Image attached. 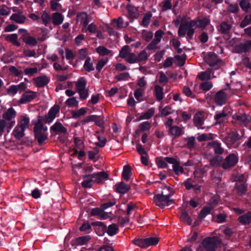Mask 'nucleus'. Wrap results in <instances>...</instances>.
I'll list each match as a JSON object with an SVG mask.
<instances>
[{
	"mask_svg": "<svg viewBox=\"0 0 251 251\" xmlns=\"http://www.w3.org/2000/svg\"><path fill=\"white\" fill-rule=\"evenodd\" d=\"M86 113V110L84 108H81L79 109L72 112V117L77 119L81 116L84 115Z\"/></svg>",
	"mask_w": 251,
	"mask_h": 251,
	"instance_id": "37998d69",
	"label": "nucleus"
},
{
	"mask_svg": "<svg viewBox=\"0 0 251 251\" xmlns=\"http://www.w3.org/2000/svg\"><path fill=\"white\" fill-rule=\"evenodd\" d=\"M173 112V110H172V108L169 106H167L162 109H160V116H166L172 113Z\"/></svg>",
	"mask_w": 251,
	"mask_h": 251,
	"instance_id": "5fc2aeb1",
	"label": "nucleus"
},
{
	"mask_svg": "<svg viewBox=\"0 0 251 251\" xmlns=\"http://www.w3.org/2000/svg\"><path fill=\"white\" fill-rule=\"evenodd\" d=\"M91 175H86L83 177V181L82 182V186L84 188H90L94 182Z\"/></svg>",
	"mask_w": 251,
	"mask_h": 251,
	"instance_id": "b1692460",
	"label": "nucleus"
},
{
	"mask_svg": "<svg viewBox=\"0 0 251 251\" xmlns=\"http://www.w3.org/2000/svg\"><path fill=\"white\" fill-rule=\"evenodd\" d=\"M35 85L38 87H42L46 85L49 82V79L45 76L37 77L33 79Z\"/></svg>",
	"mask_w": 251,
	"mask_h": 251,
	"instance_id": "6ab92c4d",
	"label": "nucleus"
},
{
	"mask_svg": "<svg viewBox=\"0 0 251 251\" xmlns=\"http://www.w3.org/2000/svg\"><path fill=\"white\" fill-rule=\"evenodd\" d=\"M212 209V207H210L209 206L204 207L201 210V211L199 214V217L201 219L203 218L206 215L210 213Z\"/></svg>",
	"mask_w": 251,
	"mask_h": 251,
	"instance_id": "052dcab7",
	"label": "nucleus"
},
{
	"mask_svg": "<svg viewBox=\"0 0 251 251\" xmlns=\"http://www.w3.org/2000/svg\"><path fill=\"white\" fill-rule=\"evenodd\" d=\"M36 97V93L33 91H27L23 95L19 100L20 103H24L33 100Z\"/></svg>",
	"mask_w": 251,
	"mask_h": 251,
	"instance_id": "f8f14e48",
	"label": "nucleus"
},
{
	"mask_svg": "<svg viewBox=\"0 0 251 251\" xmlns=\"http://www.w3.org/2000/svg\"><path fill=\"white\" fill-rule=\"evenodd\" d=\"M148 58V54L145 50L141 51L137 56V62L146 61Z\"/></svg>",
	"mask_w": 251,
	"mask_h": 251,
	"instance_id": "603ef678",
	"label": "nucleus"
},
{
	"mask_svg": "<svg viewBox=\"0 0 251 251\" xmlns=\"http://www.w3.org/2000/svg\"><path fill=\"white\" fill-rule=\"evenodd\" d=\"M198 77L201 80L210 79L211 78V72L208 70L201 72L198 75Z\"/></svg>",
	"mask_w": 251,
	"mask_h": 251,
	"instance_id": "c03bdc74",
	"label": "nucleus"
},
{
	"mask_svg": "<svg viewBox=\"0 0 251 251\" xmlns=\"http://www.w3.org/2000/svg\"><path fill=\"white\" fill-rule=\"evenodd\" d=\"M240 5L243 11L248 12L251 10V5L247 0H242L240 3Z\"/></svg>",
	"mask_w": 251,
	"mask_h": 251,
	"instance_id": "a18cd8bd",
	"label": "nucleus"
},
{
	"mask_svg": "<svg viewBox=\"0 0 251 251\" xmlns=\"http://www.w3.org/2000/svg\"><path fill=\"white\" fill-rule=\"evenodd\" d=\"M210 22V20L207 18H204L202 19H198L195 21L196 26L195 27H198L203 29L205 27V26L209 24Z\"/></svg>",
	"mask_w": 251,
	"mask_h": 251,
	"instance_id": "c85d7f7f",
	"label": "nucleus"
},
{
	"mask_svg": "<svg viewBox=\"0 0 251 251\" xmlns=\"http://www.w3.org/2000/svg\"><path fill=\"white\" fill-rule=\"evenodd\" d=\"M151 17V13H148L146 14L142 20V25L144 26H148L150 22Z\"/></svg>",
	"mask_w": 251,
	"mask_h": 251,
	"instance_id": "e2e57ef3",
	"label": "nucleus"
},
{
	"mask_svg": "<svg viewBox=\"0 0 251 251\" xmlns=\"http://www.w3.org/2000/svg\"><path fill=\"white\" fill-rule=\"evenodd\" d=\"M15 124V121L7 122L4 120H0V136H1L4 132L5 128H11Z\"/></svg>",
	"mask_w": 251,
	"mask_h": 251,
	"instance_id": "f3484780",
	"label": "nucleus"
},
{
	"mask_svg": "<svg viewBox=\"0 0 251 251\" xmlns=\"http://www.w3.org/2000/svg\"><path fill=\"white\" fill-rule=\"evenodd\" d=\"M173 194L169 187H165L161 193L154 196L153 201L156 205L163 208L173 202V201L170 199Z\"/></svg>",
	"mask_w": 251,
	"mask_h": 251,
	"instance_id": "f257e3e1",
	"label": "nucleus"
},
{
	"mask_svg": "<svg viewBox=\"0 0 251 251\" xmlns=\"http://www.w3.org/2000/svg\"><path fill=\"white\" fill-rule=\"evenodd\" d=\"M159 242L157 237H151L144 239H135L133 241V243L141 248H147L149 246L156 245Z\"/></svg>",
	"mask_w": 251,
	"mask_h": 251,
	"instance_id": "423d86ee",
	"label": "nucleus"
},
{
	"mask_svg": "<svg viewBox=\"0 0 251 251\" xmlns=\"http://www.w3.org/2000/svg\"><path fill=\"white\" fill-rule=\"evenodd\" d=\"M42 117L39 116L38 122L35 124L34 133L35 139L40 145H42L47 138V127L44 126Z\"/></svg>",
	"mask_w": 251,
	"mask_h": 251,
	"instance_id": "f03ea898",
	"label": "nucleus"
},
{
	"mask_svg": "<svg viewBox=\"0 0 251 251\" xmlns=\"http://www.w3.org/2000/svg\"><path fill=\"white\" fill-rule=\"evenodd\" d=\"M138 128H139V130L140 131L143 132V131H147L150 129L151 124L148 122H143V123L140 124L139 125Z\"/></svg>",
	"mask_w": 251,
	"mask_h": 251,
	"instance_id": "6e6d98bb",
	"label": "nucleus"
},
{
	"mask_svg": "<svg viewBox=\"0 0 251 251\" xmlns=\"http://www.w3.org/2000/svg\"><path fill=\"white\" fill-rule=\"evenodd\" d=\"M66 104L70 107H77L78 106V102L76 100L75 98L72 97L67 100L66 101Z\"/></svg>",
	"mask_w": 251,
	"mask_h": 251,
	"instance_id": "4d7b16f0",
	"label": "nucleus"
},
{
	"mask_svg": "<svg viewBox=\"0 0 251 251\" xmlns=\"http://www.w3.org/2000/svg\"><path fill=\"white\" fill-rule=\"evenodd\" d=\"M204 121V114L203 113L200 112L197 113L194 117V122L195 125L199 127L201 126Z\"/></svg>",
	"mask_w": 251,
	"mask_h": 251,
	"instance_id": "a211bd4d",
	"label": "nucleus"
},
{
	"mask_svg": "<svg viewBox=\"0 0 251 251\" xmlns=\"http://www.w3.org/2000/svg\"><path fill=\"white\" fill-rule=\"evenodd\" d=\"M96 51L101 56H105L111 54V51L104 46H99L96 49Z\"/></svg>",
	"mask_w": 251,
	"mask_h": 251,
	"instance_id": "4c0bfd02",
	"label": "nucleus"
},
{
	"mask_svg": "<svg viewBox=\"0 0 251 251\" xmlns=\"http://www.w3.org/2000/svg\"><path fill=\"white\" fill-rule=\"evenodd\" d=\"M154 113V110L153 108L149 109L146 113L141 115L138 118V120H141L144 119H149L151 118Z\"/></svg>",
	"mask_w": 251,
	"mask_h": 251,
	"instance_id": "58836bf2",
	"label": "nucleus"
},
{
	"mask_svg": "<svg viewBox=\"0 0 251 251\" xmlns=\"http://www.w3.org/2000/svg\"><path fill=\"white\" fill-rule=\"evenodd\" d=\"M205 61L210 66L217 69L221 63V60L215 54H210L205 57Z\"/></svg>",
	"mask_w": 251,
	"mask_h": 251,
	"instance_id": "1a4fd4ad",
	"label": "nucleus"
},
{
	"mask_svg": "<svg viewBox=\"0 0 251 251\" xmlns=\"http://www.w3.org/2000/svg\"><path fill=\"white\" fill-rule=\"evenodd\" d=\"M50 130L57 133L65 134L67 132V129L60 123H55L50 127Z\"/></svg>",
	"mask_w": 251,
	"mask_h": 251,
	"instance_id": "dca6fc26",
	"label": "nucleus"
},
{
	"mask_svg": "<svg viewBox=\"0 0 251 251\" xmlns=\"http://www.w3.org/2000/svg\"><path fill=\"white\" fill-rule=\"evenodd\" d=\"M226 139L228 142L233 143L239 139V136L235 133L232 132L228 134Z\"/></svg>",
	"mask_w": 251,
	"mask_h": 251,
	"instance_id": "3c124183",
	"label": "nucleus"
},
{
	"mask_svg": "<svg viewBox=\"0 0 251 251\" xmlns=\"http://www.w3.org/2000/svg\"><path fill=\"white\" fill-rule=\"evenodd\" d=\"M164 34V32L161 29L156 31L155 33L154 38L153 39L154 42L159 43Z\"/></svg>",
	"mask_w": 251,
	"mask_h": 251,
	"instance_id": "bf43d9fd",
	"label": "nucleus"
},
{
	"mask_svg": "<svg viewBox=\"0 0 251 251\" xmlns=\"http://www.w3.org/2000/svg\"><path fill=\"white\" fill-rule=\"evenodd\" d=\"M86 84V80L84 77H81L75 83L76 91L85 89Z\"/></svg>",
	"mask_w": 251,
	"mask_h": 251,
	"instance_id": "72a5a7b5",
	"label": "nucleus"
},
{
	"mask_svg": "<svg viewBox=\"0 0 251 251\" xmlns=\"http://www.w3.org/2000/svg\"><path fill=\"white\" fill-rule=\"evenodd\" d=\"M251 24V15H247L240 23V26L244 27L248 25Z\"/></svg>",
	"mask_w": 251,
	"mask_h": 251,
	"instance_id": "680f3d73",
	"label": "nucleus"
},
{
	"mask_svg": "<svg viewBox=\"0 0 251 251\" xmlns=\"http://www.w3.org/2000/svg\"><path fill=\"white\" fill-rule=\"evenodd\" d=\"M10 13V10L4 5L0 6V16H7Z\"/></svg>",
	"mask_w": 251,
	"mask_h": 251,
	"instance_id": "774afa93",
	"label": "nucleus"
},
{
	"mask_svg": "<svg viewBox=\"0 0 251 251\" xmlns=\"http://www.w3.org/2000/svg\"><path fill=\"white\" fill-rule=\"evenodd\" d=\"M223 158L220 155H217L210 160V165L212 166H219L222 165Z\"/></svg>",
	"mask_w": 251,
	"mask_h": 251,
	"instance_id": "e433bc0d",
	"label": "nucleus"
},
{
	"mask_svg": "<svg viewBox=\"0 0 251 251\" xmlns=\"http://www.w3.org/2000/svg\"><path fill=\"white\" fill-rule=\"evenodd\" d=\"M128 14L131 18H137L138 16L137 9L134 7L129 6L127 7Z\"/></svg>",
	"mask_w": 251,
	"mask_h": 251,
	"instance_id": "09e8293b",
	"label": "nucleus"
},
{
	"mask_svg": "<svg viewBox=\"0 0 251 251\" xmlns=\"http://www.w3.org/2000/svg\"><path fill=\"white\" fill-rule=\"evenodd\" d=\"M131 167L129 165H126L124 167L122 176L126 181L129 179L131 175Z\"/></svg>",
	"mask_w": 251,
	"mask_h": 251,
	"instance_id": "473e14b6",
	"label": "nucleus"
},
{
	"mask_svg": "<svg viewBox=\"0 0 251 251\" xmlns=\"http://www.w3.org/2000/svg\"><path fill=\"white\" fill-rule=\"evenodd\" d=\"M41 19L46 26L48 25L51 22V18L46 11H44L41 15Z\"/></svg>",
	"mask_w": 251,
	"mask_h": 251,
	"instance_id": "a19ab883",
	"label": "nucleus"
},
{
	"mask_svg": "<svg viewBox=\"0 0 251 251\" xmlns=\"http://www.w3.org/2000/svg\"><path fill=\"white\" fill-rule=\"evenodd\" d=\"M238 221L244 225L249 224L251 222V212L245 214L238 218Z\"/></svg>",
	"mask_w": 251,
	"mask_h": 251,
	"instance_id": "cd10ccee",
	"label": "nucleus"
},
{
	"mask_svg": "<svg viewBox=\"0 0 251 251\" xmlns=\"http://www.w3.org/2000/svg\"><path fill=\"white\" fill-rule=\"evenodd\" d=\"M213 86L212 83L210 81L202 82L200 85V88L203 91H207L210 90Z\"/></svg>",
	"mask_w": 251,
	"mask_h": 251,
	"instance_id": "13d9d810",
	"label": "nucleus"
},
{
	"mask_svg": "<svg viewBox=\"0 0 251 251\" xmlns=\"http://www.w3.org/2000/svg\"><path fill=\"white\" fill-rule=\"evenodd\" d=\"M221 243V241L216 237L206 238L202 242L201 251H215V248Z\"/></svg>",
	"mask_w": 251,
	"mask_h": 251,
	"instance_id": "20e7f679",
	"label": "nucleus"
},
{
	"mask_svg": "<svg viewBox=\"0 0 251 251\" xmlns=\"http://www.w3.org/2000/svg\"><path fill=\"white\" fill-rule=\"evenodd\" d=\"M115 187L117 192L122 194L126 193L130 188L129 185H127L123 182H121L115 185Z\"/></svg>",
	"mask_w": 251,
	"mask_h": 251,
	"instance_id": "5701e85b",
	"label": "nucleus"
},
{
	"mask_svg": "<svg viewBox=\"0 0 251 251\" xmlns=\"http://www.w3.org/2000/svg\"><path fill=\"white\" fill-rule=\"evenodd\" d=\"M23 41L27 45L34 46L37 44V41L35 38L28 35L24 38Z\"/></svg>",
	"mask_w": 251,
	"mask_h": 251,
	"instance_id": "f704fd0d",
	"label": "nucleus"
},
{
	"mask_svg": "<svg viewBox=\"0 0 251 251\" xmlns=\"http://www.w3.org/2000/svg\"><path fill=\"white\" fill-rule=\"evenodd\" d=\"M226 114L224 112L217 114L215 116V119L216 121V124H221L226 120Z\"/></svg>",
	"mask_w": 251,
	"mask_h": 251,
	"instance_id": "ea45409f",
	"label": "nucleus"
},
{
	"mask_svg": "<svg viewBox=\"0 0 251 251\" xmlns=\"http://www.w3.org/2000/svg\"><path fill=\"white\" fill-rule=\"evenodd\" d=\"M143 89L139 88L136 90L134 92V97L138 101L142 100V98L143 97V94L144 92Z\"/></svg>",
	"mask_w": 251,
	"mask_h": 251,
	"instance_id": "338daca9",
	"label": "nucleus"
},
{
	"mask_svg": "<svg viewBox=\"0 0 251 251\" xmlns=\"http://www.w3.org/2000/svg\"><path fill=\"white\" fill-rule=\"evenodd\" d=\"M237 161L238 158L235 155L233 154H229L226 158L224 162L222 164V166L225 169H229L235 166Z\"/></svg>",
	"mask_w": 251,
	"mask_h": 251,
	"instance_id": "6e6552de",
	"label": "nucleus"
},
{
	"mask_svg": "<svg viewBox=\"0 0 251 251\" xmlns=\"http://www.w3.org/2000/svg\"><path fill=\"white\" fill-rule=\"evenodd\" d=\"M76 21L77 22H79L84 27L87 26L89 22L88 15L84 12L77 14Z\"/></svg>",
	"mask_w": 251,
	"mask_h": 251,
	"instance_id": "aec40b11",
	"label": "nucleus"
},
{
	"mask_svg": "<svg viewBox=\"0 0 251 251\" xmlns=\"http://www.w3.org/2000/svg\"><path fill=\"white\" fill-rule=\"evenodd\" d=\"M180 219L181 221L185 223L188 225H191L192 222V220L188 215V214L185 212H182L180 217Z\"/></svg>",
	"mask_w": 251,
	"mask_h": 251,
	"instance_id": "49530a36",
	"label": "nucleus"
},
{
	"mask_svg": "<svg viewBox=\"0 0 251 251\" xmlns=\"http://www.w3.org/2000/svg\"><path fill=\"white\" fill-rule=\"evenodd\" d=\"M162 10L166 11L172 8V4L169 0H164L162 3Z\"/></svg>",
	"mask_w": 251,
	"mask_h": 251,
	"instance_id": "0e129e2a",
	"label": "nucleus"
},
{
	"mask_svg": "<svg viewBox=\"0 0 251 251\" xmlns=\"http://www.w3.org/2000/svg\"><path fill=\"white\" fill-rule=\"evenodd\" d=\"M231 28V25L227 22H223L220 26L219 31L223 34H227Z\"/></svg>",
	"mask_w": 251,
	"mask_h": 251,
	"instance_id": "bb28decb",
	"label": "nucleus"
},
{
	"mask_svg": "<svg viewBox=\"0 0 251 251\" xmlns=\"http://www.w3.org/2000/svg\"><path fill=\"white\" fill-rule=\"evenodd\" d=\"M166 160L168 163L173 164V170L176 175H178L183 172V168L180 165L179 163L176 162L174 158L166 157Z\"/></svg>",
	"mask_w": 251,
	"mask_h": 251,
	"instance_id": "9d476101",
	"label": "nucleus"
},
{
	"mask_svg": "<svg viewBox=\"0 0 251 251\" xmlns=\"http://www.w3.org/2000/svg\"><path fill=\"white\" fill-rule=\"evenodd\" d=\"M130 50L128 46H124L120 51V57L126 59L130 53Z\"/></svg>",
	"mask_w": 251,
	"mask_h": 251,
	"instance_id": "c9c22d12",
	"label": "nucleus"
},
{
	"mask_svg": "<svg viewBox=\"0 0 251 251\" xmlns=\"http://www.w3.org/2000/svg\"><path fill=\"white\" fill-rule=\"evenodd\" d=\"M163 90V88L159 85H156L154 87L155 95L158 100H161L164 97Z\"/></svg>",
	"mask_w": 251,
	"mask_h": 251,
	"instance_id": "2f4dec72",
	"label": "nucleus"
},
{
	"mask_svg": "<svg viewBox=\"0 0 251 251\" xmlns=\"http://www.w3.org/2000/svg\"><path fill=\"white\" fill-rule=\"evenodd\" d=\"M125 60L126 61L129 63H134L137 62V56L133 52H130Z\"/></svg>",
	"mask_w": 251,
	"mask_h": 251,
	"instance_id": "69168bd1",
	"label": "nucleus"
},
{
	"mask_svg": "<svg viewBox=\"0 0 251 251\" xmlns=\"http://www.w3.org/2000/svg\"><path fill=\"white\" fill-rule=\"evenodd\" d=\"M118 229V226L116 224H112L108 226L107 232L109 235L113 236L117 233Z\"/></svg>",
	"mask_w": 251,
	"mask_h": 251,
	"instance_id": "79ce46f5",
	"label": "nucleus"
},
{
	"mask_svg": "<svg viewBox=\"0 0 251 251\" xmlns=\"http://www.w3.org/2000/svg\"><path fill=\"white\" fill-rule=\"evenodd\" d=\"M84 68L88 72L93 71L94 70L93 63L91 62V59L90 57H88L85 60L84 65Z\"/></svg>",
	"mask_w": 251,
	"mask_h": 251,
	"instance_id": "de8ad7c7",
	"label": "nucleus"
},
{
	"mask_svg": "<svg viewBox=\"0 0 251 251\" xmlns=\"http://www.w3.org/2000/svg\"><path fill=\"white\" fill-rule=\"evenodd\" d=\"M90 237L89 236H84L77 238L75 240V243L77 245H83L86 244L89 240Z\"/></svg>",
	"mask_w": 251,
	"mask_h": 251,
	"instance_id": "8fccbe9b",
	"label": "nucleus"
},
{
	"mask_svg": "<svg viewBox=\"0 0 251 251\" xmlns=\"http://www.w3.org/2000/svg\"><path fill=\"white\" fill-rule=\"evenodd\" d=\"M184 185L187 190L193 189L195 191H197L200 190V186L195 184L193 179L188 178L186 181L184 182Z\"/></svg>",
	"mask_w": 251,
	"mask_h": 251,
	"instance_id": "4be33fe9",
	"label": "nucleus"
},
{
	"mask_svg": "<svg viewBox=\"0 0 251 251\" xmlns=\"http://www.w3.org/2000/svg\"><path fill=\"white\" fill-rule=\"evenodd\" d=\"M195 26V21H186L184 19H182L178 31V35L184 37L187 33V36L190 38H192L194 33Z\"/></svg>",
	"mask_w": 251,
	"mask_h": 251,
	"instance_id": "7ed1b4c3",
	"label": "nucleus"
},
{
	"mask_svg": "<svg viewBox=\"0 0 251 251\" xmlns=\"http://www.w3.org/2000/svg\"><path fill=\"white\" fill-rule=\"evenodd\" d=\"M112 25L114 27L117 28L126 27L127 25V23H125L121 18L114 19L112 23Z\"/></svg>",
	"mask_w": 251,
	"mask_h": 251,
	"instance_id": "c756f323",
	"label": "nucleus"
},
{
	"mask_svg": "<svg viewBox=\"0 0 251 251\" xmlns=\"http://www.w3.org/2000/svg\"><path fill=\"white\" fill-rule=\"evenodd\" d=\"M169 134L176 138L181 136L183 134V130L181 127L174 126L169 127Z\"/></svg>",
	"mask_w": 251,
	"mask_h": 251,
	"instance_id": "2eb2a0df",
	"label": "nucleus"
},
{
	"mask_svg": "<svg viewBox=\"0 0 251 251\" xmlns=\"http://www.w3.org/2000/svg\"><path fill=\"white\" fill-rule=\"evenodd\" d=\"M247 185L244 183H237L235 186V189L238 193L242 195L245 194L247 190Z\"/></svg>",
	"mask_w": 251,
	"mask_h": 251,
	"instance_id": "7c9ffc66",
	"label": "nucleus"
},
{
	"mask_svg": "<svg viewBox=\"0 0 251 251\" xmlns=\"http://www.w3.org/2000/svg\"><path fill=\"white\" fill-rule=\"evenodd\" d=\"M51 19L53 24L55 25H58L63 23L64 17L61 13L55 12L52 14Z\"/></svg>",
	"mask_w": 251,
	"mask_h": 251,
	"instance_id": "412c9836",
	"label": "nucleus"
},
{
	"mask_svg": "<svg viewBox=\"0 0 251 251\" xmlns=\"http://www.w3.org/2000/svg\"><path fill=\"white\" fill-rule=\"evenodd\" d=\"M108 59L107 58H104L100 59L97 64L96 69L98 71L100 72L103 67L107 63Z\"/></svg>",
	"mask_w": 251,
	"mask_h": 251,
	"instance_id": "864d4df0",
	"label": "nucleus"
},
{
	"mask_svg": "<svg viewBox=\"0 0 251 251\" xmlns=\"http://www.w3.org/2000/svg\"><path fill=\"white\" fill-rule=\"evenodd\" d=\"M233 117L242 124L245 125L250 122V119L245 114H235Z\"/></svg>",
	"mask_w": 251,
	"mask_h": 251,
	"instance_id": "a878e982",
	"label": "nucleus"
},
{
	"mask_svg": "<svg viewBox=\"0 0 251 251\" xmlns=\"http://www.w3.org/2000/svg\"><path fill=\"white\" fill-rule=\"evenodd\" d=\"M210 148L213 149L215 153L222 154L224 152V149L221 147V144L217 141H213L209 144Z\"/></svg>",
	"mask_w": 251,
	"mask_h": 251,
	"instance_id": "393cba45",
	"label": "nucleus"
},
{
	"mask_svg": "<svg viewBox=\"0 0 251 251\" xmlns=\"http://www.w3.org/2000/svg\"><path fill=\"white\" fill-rule=\"evenodd\" d=\"M214 99L217 104L221 105L226 102L227 96L223 91H219L216 94Z\"/></svg>",
	"mask_w": 251,
	"mask_h": 251,
	"instance_id": "9b49d317",
	"label": "nucleus"
},
{
	"mask_svg": "<svg viewBox=\"0 0 251 251\" xmlns=\"http://www.w3.org/2000/svg\"><path fill=\"white\" fill-rule=\"evenodd\" d=\"M29 118L26 115L21 116L17 126V139L24 136L25 130L28 127Z\"/></svg>",
	"mask_w": 251,
	"mask_h": 251,
	"instance_id": "39448f33",
	"label": "nucleus"
},
{
	"mask_svg": "<svg viewBox=\"0 0 251 251\" xmlns=\"http://www.w3.org/2000/svg\"><path fill=\"white\" fill-rule=\"evenodd\" d=\"M60 107L58 105H54L52 107L48 112V115L42 117L43 121L45 123H50L56 117V114L59 112Z\"/></svg>",
	"mask_w": 251,
	"mask_h": 251,
	"instance_id": "0eeeda50",
	"label": "nucleus"
},
{
	"mask_svg": "<svg viewBox=\"0 0 251 251\" xmlns=\"http://www.w3.org/2000/svg\"><path fill=\"white\" fill-rule=\"evenodd\" d=\"M15 116L16 112L12 107L8 108L2 114L3 120H4L5 121L6 120L8 121V122L12 121V120L15 118Z\"/></svg>",
	"mask_w": 251,
	"mask_h": 251,
	"instance_id": "ddd939ff",
	"label": "nucleus"
},
{
	"mask_svg": "<svg viewBox=\"0 0 251 251\" xmlns=\"http://www.w3.org/2000/svg\"><path fill=\"white\" fill-rule=\"evenodd\" d=\"M92 177L95 179L94 182L100 183L104 179H106L108 177V175L104 172H101L92 174Z\"/></svg>",
	"mask_w": 251,
	"mask_h": 251,
	"instance_id": "4468645a",
	"label": "nucleus"
}]
</instances>
